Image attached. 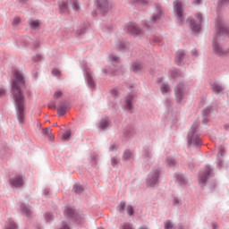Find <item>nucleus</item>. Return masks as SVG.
Listing matches in <instances>:
<instances>
[{
  "instance_id": "2eb2a0df",
  "label": "nucleus",
  "mask_w": 229,
  "mask_h": 229,
  "mask_svg": "<svg viewBox=\"0 0 229 229\" xmlns=\"http://www.w3.org/2000/svg\"><path fill=\"white\" fill-rule=\"evenodd\" d=\"M211 89L213 92H216V94H219V92H223V87L217 83L212 84Z\"/></svg>"
},
{
  "instance_id": "c756f323",
  "label": "nucleus",
  "mask_w": 229,
  "mask_h": 229,
  "mask_svg": "<svg viewBox=\"0 0 229 229\" xmlns=\"http://www.w3.org/2000/svg\"><path fill=\"white\" fill-rule=\"evenodd\" d=\"M60 10H62L63 12H66L67 11V4L65 2H63L61 4H59Z\"/></svg>"
},
{
  "instance_id": "c85d7f7f",
  "label": "nucleus",
  "mask_w": 229,
  "mask_h": 229,
  "mask_svg": "<svg viewBox=\"0 0 229 229\" xmlns=\"http://www.w3.org/2000/svg\"><path fill=\"white\" fill-rule=\"evenodd\" d=\"M70 138H71V131H65V132L63 134V137H62V139H63L64 140H68V139H70Z\"/></svg>"
},
{
  "instance_id": "f03ea898",
  "label": "nucleus",
  "mask_w": 229,
  "mask_h": 229,
  "mask_svg": "<svg viewBox=\"0 0 229 229\" xmlns=\"http://www.w3.org/2000/svg\"><path fill=\"white\" fill-rule=\"evenodd\" d=\"M198 123H193L191 126L189 133H188V140L190 145L193 146H200L201 145V140H199V137L198 136Z\"/></svg>"
},
{
  "instance_id": "423d86ee",
  "label": "nucleus",
  "mask_w": 229,
  "mask_h": 229,
  "mask_svg": "<svg viewBox=\"0 0 229 229\" xmlns=\"http://www.w3.org/2000/svg\"><path fill=\"white\" fill-rule=\"evenodd\" d=\"M213 49L218 56H223V55H226V53H228V51L224 50L223 47H221V45L216 41L213 43Z\"/></svg>"
},
{
  "instance_id": "a211bd4d",
  "label": "nucleus",
  "mask_w": 229,
  "mask_h": 229,
  "mask_svg": "<svg viewBox=\"0 0 229 229\" xmlns=\"http://www.w3.org/2000/svg\"><path fill=\"white\" fill-rule=\"evenodd\" d=\"M183 56H185V52H183L182 50H179L176 54V62L180 64L182 60H183Z\"/></svg>"
},
{
  "instance_id": "49530a36",
  "label": "nucleus",
  "mask_w": 229,
  "mask_h": 229,
  "mask_svg": "<svg viewBox=\"0 0 229 229\" xmlns=\"http://www.w3.org/2000/svg\"><path fill=\"white\" fill-rule=\"evenodd\" d=\"M20 3H21V4H23V3H27L28 0H19Z\"/></svg>"
},
{
  "instance_id": "4468645a",
  "label": "nucleus",
  "mask_w": 229,
  "mask_h": 229,
  "mask_svg": "<svg viewBox=\"0 0 229 229\" xmlns=\"http://www.w3.org/2000/svg\"><path fill=\"white\" fill-rule=\"evenodd\" d=\"M29 24L31 30H38L40 28V21L38 20L30 21Z\"/></svg>"
},
{
  "instance_id": "0eeeda50",
  "label": "nucleus",
  "mask_w": 229,
  "mask_h": 229,
  "mask_svg": "<svg viewBox=\"0 0 229 229\" xmlns=\"http://www.w3.org/2000/svg\"><path fill=\"white\" fill-rule=\"evenodd\" d=\"M158 182V172H155L149 174L148 185L150 187H153L154 185H157Z\"/></svg>"
},
{
  "instance_id": "7ed1b4c3",
  "label": "nucleus",
  "mask_w": 229,
  "mask_h": 229,
  "mask_svg": "<svg viewBox=\"0 0 229 229\" xmlns=\"http://www.w3.org/2000/svg\"><path fill=\"white\" fill-rule=\"evenodd\" d=\"M174 12L180 22L183 21V9L182 7V2L175 1L174 3Z\"/></svg>"
},
{
  "instance_id": "a18cd8bd",
  "label": "nucleus",
  "mask_w": 229,
  "mask_h": 229,
  "mask_svg": "<svg viewBox=\"0 0 229 229\" xmlns=\"http://www.w3.org/2000/svg\"><path fill=\"white\" fill-rule=\"evenodd\" d=\"M113 60H114V62H118V61H119V57H117V56H113Z\"/></svg>"
},
{
  "instance_id": "6e6552de",
  "label": "nucleus",
  "mask_w": 229,
  "mask_h": 229,
  "mask_svg": "<svg viewBox=\"0 0 229 229\" xmlns=\"http://www.w3.org/2000/svg\"><path fill=\"white\" fill-rule=\"evenodd\" d=\"M127 30L129 33H131L132 35H142V30L140 29H138L137 25L133 23L129 24Z\"/></svg>"
},
{
  "instance_id": "f257e3e1",
  "label": "nucleus",
  "mask_w": 229,
  "mask_h": 229,
  "mask_svg": "<svg viewBox=\"0 0 229 229\" xmlns=\"http://www.w3.org/2000/svg\"><path fill=\"white\" fill-rule=\"evenodd\" d=\"M14 79L13 80L12 91L18 112L19 123H24V95L22 87H24V77L21 72L14 70Z\"/></svg>"
},
{
  "instance_id": "f8f14e48",
  "label": "nucleus",
  "mask_w": 229,
  "mask_h": 229,
  "mask_svg": "<svg viewBox=\"0 0 229 229\" xmlns=\"http://www.w3.org/2000/svg\"><path fill=\"white\" fill-rule=\"evenodd\" d=\"M86 80L89 87H94V78L92 77V72L90 71L86 72Z\"/></svg>"
},
{
  "instance_id": "dca6fc26",
  "label": "nucleus",
  "mask_w": 229,
  "mask_h": 229,
  "mask_svg": "<svg viewBox=\"0 0 229 229\" xmlns=\"http://www.w3.org/2000/svg\"><path fill=\"white\" fill-rule=\"evenodd\" d=\"M21 210L22 212V214H24L25 216H31V210L30 209V208L24 204H22L21 206Z\"/></svg>"
},
{
  "instance_id": "9b49d317",
  "label": "nucleus",
  "mask_w": 229,
  "mask_h": 229,
  "mask_svg": "<svg viewBox=\"0 0 229 229\" xmlns=\"http://www.w3.org/2000/svg\"><path fill=\"white\" fill-rule=\"evenodd\" d=\"M211 171L212 170L209 166L206 167L203 175H201L199 179V183H205V182H207V178L208 177V174H210Z\"/></svg>"
},
{
  "instance_id": "e433bc0d",
  "label": "nucleus",
  "mask_w": 229,
  "mask_h": 229,
  "mask_svg": "<svg viewBox=\"0 0 229 229\" xmlns=\"http://www.w3.org/2000/svg\"><path fill=\"white\" fill-rule=\"evenodd\" d=\"M13 24H19L20 22H21V18H19V17H15L14 19H13Z\"/></svg>"
},
{
  "instance_id": "a19ab883",
  "label": "nucleus",
  "mask_w": 229,
  "mask_h": 229,
  "mask_svg": "<svg viewBox=\"0 0 229 229\" xmlns=\"http://www.w3.org/2000/svg\"><path fill=\"white\" fill-rule=\"evenodd\" d=\"M112 96H117V89L111 90Z\"/></svg>"
},
{
  "instance_id": "de8ad7c7",
  "label": "nucleus",
  "mask_w": 229,
  "mask_h": 229,
  "mask_svg": "<svg viewBox=\"0 0 229 229\" xmlns=\"http://www.w3.org/2000/svg\"><path fill=\"white\" fill-rule=\"evenodd\" d=\"M197 1V4H199L201 3V0H196Z\"/></svg>"
},
{
  "instance_id": "aec40b11",
  "label": "nucleus",
  "mask_w": 229,
  "mask_h": 229,
  "mask_svg": "<svg viewBox=\"0 0 229 229\" xmlns=\"http://www.w3.org/2000/svg\"><path fill=\"white\" fill-rule=\"evenodd\" d=\"M162 17V11L160 10V7L157 6V13H155L152 17L153 21H158Z\"/></svg>"
},
{
  "instance_id": "58836bf2",
  "label": "nucleus",
  "mask_w": 229,
  "mask_h": 229,
  "mask_svg": "<svg viewBox=\"0 0 229 229\" xmlns=\"http://www.w3.org/2000/svg\"><path fill=\"white\" fill-rule=\"evenodd\" d=\"M111 162H112V165L114 166L117 165V159L113 158Z\"/></svg>"
},
{
  "instance_id": "ea45409f",
  "label": "nucleus",
  "mask_w": 229,
  "mask_h": 229,
  "mask_svg": "<svg viewBox=\"0 0 229 229\" xmlns=\"http://www.w3.org/2000/svg\"><path fill=\"white\" fill-rule=\"evenodd\" d=\"M60 229H69V225L67 224H63Z\"/></svg>"
},
{
  "instance_id": "4c0bfd02",
  "label": "nucleus",
  "mask_w": 229,
  "mask_h": 229,
  "mask_svg": "<svg viewBox=\"0 0 229 229\" xmlns=\"http://www.w3.org/2000/svg\"><path fill=\"white\" fill-rule=\"evenodd\" d=\"M5 90H4V89H3L2 87H0V96H4V94H5Z\"/></svg>"
},
{
  "instance_id": "7c9ffc66",
  "label": "nucleus",
  "mask_w": 229,
  "mask_h": 229,
  "mask_svg": "<svg viewBox=\"0 0 229 229\" xmlns=\"http://www.w3.org/2000/svg\"><path fill=\"white\" fill-rule=\"evenodd\" d=\"M63 94L64 93L61 90L55 91V94H54L55 99H58V98H62Z\"/></svg>"
},
{
  "instance_id": "5701e85b",
  "label": "nucleus",
  "mask_w": 229,
  "mask_h": 229,
  "mask_svg": "<svg viewBox=\"0 0 229 229\" xmlns=\"http://www.w3.org/2000/svg\"><path fill=\"white\" fill-rule=\"evenodd\" d=\"M6 229H17V225H15V222H13V220H10L7 223V228Z\"/></svg>"
},
{
  "instance_id": "f704fd0d",
  "label": "nucleus",
  "mask_w": 229,
  "mask_h": 229,
  "mask_svg": "<svg viewBox=\"0 0 229 229\" xmlns=\"http://www.w3.org/2000/svg\"><path fill=\"white\" fill-rule=\"evenodd\" d=\"M167 164H168V165L173 166V165H174L175 161L173 158H168L167 159Z\"/></svg>"
},
{
  "instance_id": "c03bdc74",
  "label": "nucleus",
  "mask_w": 229,
  "mask_h": 229,
  "mask_svg": "<svg viewBox=\"0 0 229 229\" xmlns=\"http://www.w3.org/2000/svg\"><path fill=\"white\" fill-rule=\"evenodd\" d=\"M48 108H56V106H55V104H53V105H48Z\"/></svg>"
},
{
  "instance_id": "b1692460",
  "label": "nucleus",
  "mask_w": 229,
  "mask_h": 229,
  "mask_svg": "<svg viewBox=\"0 0 229 229\" xmlns=\"http://www.w3.org/2000/svg\"><path fill=\"white\" fill-rule=\"evenodd\" d=\"M72 8L75 12L80 10V4L78 3V0H72Z\"/></svg>"
},
{
  "instance_id": "39448f33",
  "label": "nucleus",
  "mask_w": 229,
  "mask_h": 229,
  "mask_svg": "<svg viewBox=\"0 0 229 229\" xmlns=\"http://www.w3.org/2000/svg\"><path fill=\"white\" fill-rule=\"evenodd\" d=\"M10 184L12 187L19 188L24 185V181L22 180V177L16 176L13 179H10Z\"/></svg>"
},
{
  "instance_id": "1a4fd4ad",
  "label": "nucleus",
  "mask_w": 229,
  "mask_h": 229,
  "mask_svg": "<svg viewBox=\"0 0 229 229\" xmlns=\"http://www.w3.org/2000/svg\"><path fill=\"white\" fill-rule=\"evenodd\" d=\"M98 6L103 12H107L112 8V5L108 3V0H98Z\"/></svg>"
},
{
  "instance_id": "79ce46f5",
  "label": "nucleus",
  "mask_w": 229,
  "mask_h": 229,
  "mask_svg": "<svg viewBox=\"0 0 229 229\" xmlns=\"http://www.w3.org/2000/svg\"><path fill=\"white\" fill-rule=\"evenodd\" d=\"M45 217H46L47 221H49V219H51V214H47L45 216Z\"/></svg>"
},
{
  "instance_id": "f3484780",
  "label": "nucleus",
  "mask_w": 229,
  "mask_h": 229,
  "mask_svg": "<svg viewBox=\"0 0 229 229\" xmlns=\"http://www.w3.org/2000/svg\"><path fill=\"white\" fill-rule=\"evenodd\" d=\"M131 69L133 72H139L142 69V65L139 63H132Z\"/></svg>"
},
{
  "instance_id": "72a5a7b5",
  "label": "nucleus",
  "mask_w": 229,
  "mask_h": 229,
  "mask_svg": "<svg viewBox=\"0 0 229 229\" xmlns=\"http://www.w3.org/2000/svg\"><path fill=\"white\" fill-rule=\"evenodd\" d=\"M165 229H173V224L170 221L165 224Z\"/></svg>"
},
{
  "instance_id": "412c9836",
  "label": "nucleus",
  "mask_w": 229,
  "mask_h": 229,
  "mask_svg": "<svg viewBox=\"0 0 229 229\" xmlns=\"http://www.w3.org/2000/svg\"><path fill=\"white\" fill-rule=\"evenodd\" d=\"M170 90H171V89L169 88V85H167V84H162L161 85L162 94H167V92H169Z\"/></svg>"
},
{
  "instance_id": "473e14b6",
  "label": "nucleus",
  "mask_w": 229,
  "mask_h": 229,
  "mask_svg": "<svg viewBox=\"0 0 229 229\" xmlns=\"http://www.w3.org/2000/svg\"><path fill=\"white\" fill-rule=\"evenodd\" d=\"M127 214L129 216H133V207H131V206L127 207Z\"/></svg>"
},
{
  "instance_id": "6ab92c4d",
  "label": "nucleus",
  "mask_w": 229,
  "mask_h": 229,
  "mask_svg": "<svg viewBox=\"0 0 229 229\" xmlns=\"http://www.w3.org/2000/svg\"><path fill=\"white\" fill-rule=\"evenodd\" d=\"M66 112H67V106H60L57 108L58 115H65Z\"/></svg>"
},
{
  "instance_id": "a878e982",
  "label": "nucleus",
  "mask_w": 229,
  "mask_h": 229,
  "mask_svg": "<svg viewBox=\"0 0 229 229\" xmlns=\"http://www.w3.org/2000/svg\"><path fill=\"white\" fill-rule=\"evenodd\" d=\"M73 191L74 192H76L77 194H80V192L83 191V188H81V186L79 185H74L73 186Z\"/></svg>"
},
{
  "instance_id": "20e7f679",
  "label": "nucleus",
  "mask_w": 229,
  "mask_h": 229,
  "mask_svg": "<svg viewBox=\"0 0 229 229\" xmlns=\"http://www.w3.org/2000/svg\"><path fill=\"white\" fill-rule=\"evenodd\" d=\"M197 21H191L190 26L193 31H199L201 30V22L203 21V17L201 14H197Z\"/></svg>"
},
{
  "instance_id": "9d476101",
  "label": "nucleus",
  "mask_w": 229,
  "mask_h": 229,
  "mask_svg": "<svg viewBox=\"0 0 229 229\" xmlns=\"http://www.w3.org/2000/svg\"><path fill=\"white\" fill-rule=\"evenodd\" d=\"M175 96L177 102L180 103V101H182L183 98V85L177 86V88L175 89Z\"/></svg>"
},
{
  "instance_id": "09e8293b",
  "label": "nucleus",
  "mask_w": 229,
  "mask_h": 229,
  "mask_svg": "<svg viewBox=\"0 0 229 229\" xmlns=\"http://www.w3.org/2000/svg\"><path fill=\"white\" fill-rule=\"evenodd\" d=\"M221 156L223 157V150H220Z\"/></svg>"
},
{
  "instance_id": "37998d69",
  "label": "nucleus",
  "mask_w": 229,
  "mask_h": 229,
  "mask_svg": "<svg viewBox=\"0 0 229 229\" xmlns=\"http://www.w3.org/2000/svg\"><path fill=\"white\" fill-rule=\"evenodd\" d=\"M192 55H193V56H198V51L193 50V51H192Z\"/></svg>"
},
{
  "instance_id": "c9c22d12",
  "label": "nucleus",
  "mask_w": 229,
  "mask_h": 229,
  "mask_svg": "<svg viewBox=\"0 0 229 229\" xmlns=\"http://www.w3.org/2000/svg\"><path fill=\"white\" fill-rule=\"evenodd\" d=\"M52 73L55 75V76H60V71L57 70V69H54L52 71Z\"/></svg>"
},
{
  "instance_id": "ddd939ff",
  "label": "nucleus",
  "mask_w": 229,
  "mask_h": 229,
  "mask_svg": "<svg viewBox=\"0 0 229 229\" xmlns=\"http://www.w3.org/2000/svg\"><path fill=\"white\" fill-rule=\"evenodd\" d=\"M125 107H126V110H129V111H131V108H132V103H133V96L130 95L126 100H125Z\"/></svg>"
},
{
  "instance_id": "4be33fe9",
  "label": "nucleus",
  "mask_w": 229,
  "mask_h": 229,
  "mask_svg": "<svg viewBox=\"0 0 229 229\" xmlns=\"http://www.w3.org/2000/svg\"><path fill=\"white\" fill-rule=\"evenodd\" d=\"M43 133L51 139H55V136L51 133V128H46L43 130Z\"/></svg>"
},
{
  "instance_id": "bb28decb",
  "label": "nucleus",
  "mask_w": 229,
  "mask_h": 229,
  "mask_svg": "<svg viewBox=\"0 0 229 229\" xmlns=\"http://www.w3.org/2000/svg\"><path fill=\"white\" fill-rule=\"evenodd\" d=\"M64 214L66 216H73L74 214V209L71 208H67L65 210H64Z\"/></svg>"
},
{
  "instance_id": "393cba45",
  "label": "nucleus",
  "mask_w": 229,
  "mask_h": 229,
  "mask_svg": "<svg viewBox=\"0 0 229 229\" xmlns=\"http://www.w3.org/2000/svg\"><path fill=\"white\" fill-rule=\"evenodd\" d=\"M123 158H124V160H128L129 158H131V151L126 150L123 153Z\"/></svg>"
},
{
  "instance_id": "8fccbe9b",
  "label": "nucleus",
  "mask_w": 229,
  "mask_h": 229,
  "mask_svg": "<svg viewBox=\"0 0 229 229\" xmlns=\"http://www.w3.org/2000/svg\"><path fill=\"white\" fill-rule=\"evenodd\" d=\"M111 151H114V148H112V147L110 148Z\"/></svg>"
},
{
  "instance_id": "2f4dec72",
  "label": "nucleus",
  "mask_w": 229,
  "mask_h": 229,
  "mask_svg": "<svg viewBox=\"0 0 229 229\" xmlns=\"http://www.w3.org/2000/svg\"><path fill=\"white\" fill-rule=\"evenodd\" d=\"M124 207H126V203L121 202L117 208V210H119V212H123V210H124Z\"/></svg>"
},
{
  "instance_id": "cd10ccee",
  "label": "nucleus",
  "mask_w": 229,
  "mask_h": 229,
  "mask_svg": "<svg viewBox=\"0 0 229 229\" xmlns=\"http://www.w3.org/2000/svg\"><path fill=\"white\" fill-rule=\"evenodd\" d=\"M109 123L107 120H103L101 123H100V128L102 130H105V128H106L108 126Z\"/></svg>"
}]
</instances>
